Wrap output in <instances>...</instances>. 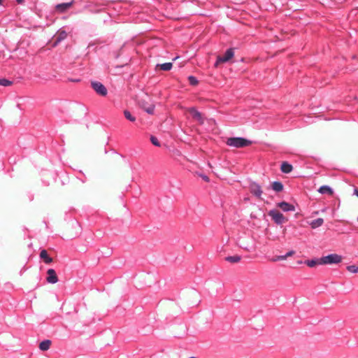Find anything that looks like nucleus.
Masks as SVG:
<instances>
[{
  "label": "nucleus",
  "mask_w": 358,
  "mask_h": 358,
  "mask_svg": "<svg viewBox=\"0 0 358 358\" xmlns=\"http://www.w3.org/2000/svg\"><path fill=\"white\" fill-rule=\"evenodd\" d=\"M51 345V341L50 340H44L39 344V349L42 351L48 350Z\"/></svg>",
  "instance_id": "4468645a"
},
{
  "label": "nucleus",
  "mask_w": 358,
  "mask_h": 358,
  "mask_svg": "<svg viewBox=\"0 0 358 358\" xmlns=\"http://www.w3.org/2000/svg\"><path fill=\"white\" fill-rule=\"evenodd\" d=\"M74 3L73 1L67 3H62L55 6V9L59 13H64Z\"/></svg>",
  "instance_id": "6e6552de"
},
{
  "label": "nucleus",
  "mask_w": 358,
  "mask_h": 358,
  "mask_svg": "<svg viewBox=\"0 0 358 358\" xmlns=\"http://www.w3.org/2000/svg\"><path fill=\"white\" fill-rule=\"evenodd\" d=\"M188 111L192 116V117L196 120L200 124H203L204 123V118L203 117L201 113L197 110V109L194 107L189 108Z\"/></svg>",
  "instance_id": "0eeeda50"
},
{
  "label": "nucleus",
  "mask_w": 358,
  "mask_h": 358,
  "mask_svg": "<svg viewBox=\"0 0 358 358\" xmlns=\"http://www.w3.org/2000/svg\"><path fill=\"white\" fill-rule=\"evenodd\" d=\"M278 259H280V261H281V260H285L287 258H286V256L285 255H279Z\"/></svg>",
  "instance_id": "cd10ccee"
},
{
  "label": "nucleus",
  "mask_w": 358,
  "mask_h": 358,
  "mask_svg": "<svg viewBox=\"0 0 358 358\" xmlns=\"http://www.w3.org/2000/svg\"><path fill=\"white\" fill-rule=\"evenodd\" d=\"M227 145L234 148H244L251 144V141L243 137H231L227 138Z\"/></svg>",
  "instance_id": "f257e3e1"
},
{
  "label": "nucleus",
  "mask_w": 358,
  "mask_h": 358,
  "mask_svg": "<svg viewBox=\"0 0 358 358\" xmlns=\"http://www.w3.org/2000/svg\"><path fill=\"white\" fill-rule=\"evenodd\" d=\"M268 215L277 224H282L285 222V216L277 210H271L268 212Z\"/></svg>",
  "instance_id": "20e7f679"
},
{
  "label": "nucleus",
  "mask_w": 358,
  "mask_h": 358,
  "mask_svg": "<svg viewBox=\"0 0 358 358\" xmlns=\"http://www.w3.org/2000/svg\"><path fill=\"white\" fill-rule=\"evenodd\" d=\"M24 0H16L18 3H22Z\"/></svg>",
  "instance_id": "2f4dec72"
},
{
  "label": "nucleus",
  "mask_w": 358,
  "mask_h": 358,
  "mask_svg": "<svg viewBox=\"0 0 358 358\" xmlns=\"http://www.w3.org/2000/svg\"><path fill=\"white\" fill-rule=\"evenodd\" d=\"M202 178H203L205 181H206V182H208V181H209V178H208V177L207 176H205V175L202 176Z\"/></svg>",
  "instance_id": "c756f323"
},
{
  "label": "nucleus",
  "mask_w": 358,
  "mask_h": 358,
  "mask_svg": "<svg viewBox=\"0 0 358 358\" xmlns=\"http://www.w3.org/2000/svg\"><path fill=\"white\" fill-rule=\"evenodd\" d=\"M67 37V33L64 30H59L55 36L54 45H57Z\"/></svg>",
  "instance_id": "9d476101"
},
{
  "label": "nucleus",
  "mask_w": 358,
  "mask_h": 358,
  "mask_svg": "<svg viewBox=\"0 0 358 358\" xmlns=\"http://www.w3.org/2000/svg\"><path fill=\"white\" fill-rule=\"evenodd\" d=\"M318 192L322 194H331L333 193L332 189L328 185L321 186L319 188Z\"/></svg>",
  "instance_id": "dca6fc26"
},
{
  "label": "nucleus",
  "mask_w": 358,
  "mask_h": 358,
  "mask_svg": "<svg viewBox=\"0 0 358 358\" xmlns=\"http://www.w3.org/2000/svg\"><path fill=\"white\" fill-rule=\"evenodd\" d=\"M40 257L43 259L45 264H50L52 262V259L48 256L45 250H42L40 253Z\"/></svg>",
  "instance_id": "ddd939ff"
},
{
  "label": "nucleus",
  "mask_w": 358,
  "mask_h": 358,
  "mask_svg": "<svg viewBox=\"0 0 358 358\" xmlns=\"http://www.w3.org/2000/svg\"><path fill=\"white\" fill-rule=\"evenodd\" d=\"M342 261V257L338 254H329L318 259V264H336Z\"/></svg>",
  "instance_id": "f03ea898"
},
{
  "label": "nucleus",
  "mask_w": 358,
  "mask_h": 358,
  "mask_svg": "<svg viewBox=\"0 0 358 358\" xmlns=\"http://www.w3.org/2000/svg\"><path fill=\"white\" fill-rule=\"evenodd\" d=\"M357 221H358V216H357Z\"/></svg>",
  "instance_id": "72a5a7b5"
},
{
  "label": "nucleus",
  "mask_w": 358,
  "mask_h": 358,
  "mask_svg": "<svg viewBox=\"0 0 358 358\" xmlns=\"http://www.w3.org/2000/svg\"><path fill=\"white\" fill-rule=\"evenodd\" d=\"M144 110L148 113V114H153L155 110V105H150V106L147 108H143Z\"/></svg>",
  "instance_id": "a878e982"
},
{
  "label": "nucleus",
  "mask_w": 358,
  "mask_h": 358,
  "mask_svg": "<svg viewBox=\"0 0 358 358\" xmlns=\"http://www.w3.org/2000/svg\"><path fill=\"white\" fill-rule=\"evenodd\" d=\"M159 66L160 69L167 71H170L173 67V64L171 62H166L161 64H157Z\"/></svg>",
  "instance_id": "a211bd4d"
},
{
  "label": "nucleus",
  "mask_w": 358,
  "mask_h": 358,
  "mask_svg": "<svg viewBox=\"0 0 358 358\" xmlns=\"http://www.w3.org/2000/svg\"><path fill=\"white\" fill-rule=\"evenodd\" d=\"M271 261L272 262H277V261H280V259H278V256H276L275 257H273Z\"/></svg>",
  "instance_id": "c85d7f7f"
},
{
  "label": "nucleus",
  "mask_w": 358,
  "mask_h": 358,
  "mask_svg": "<svg viewBox=\"0 0 358 358\" xmlns=\"http://www.w3.org/2000/svg\"><path fill=\"white\" fill-rule=\"evenodd\" d=\"M48 277L47 282L51 284H55L58 281V278L55 271L53 268H49L47 271Z\"/></svg>",
  "instance_id": "1a4fd4ad"
},
{
  "label": "nucleus",
  "mask_w": 358,
  "mask_h": 358,
  "mask_svg": "<svg viewBox=\"0 0 358 358\" xmlns=\"http://www.w3.org/2000/svg\"><path fill=\"white\" fill-rule=\"evenodd\" d=\"M305 264L309 267H313L318 264V259H308L305 262Z\"/></svg>",
  "instance_id": "5701e85b"
},
{
  "label": "nucleus",
  "mask_w": 358,
  "mask_h": 358,
  "mask_svg": "<svg viewBox=\"0 0 358 358\" xmlns=\"http://www.w3.org/2000/svg\"><path fill=\"white\" fill-rule=\"evenodd\" d=\"M150 141L155 146L159 147L161 145L159 141L157 139V138L154 136H151Z\"/></svg>",
  "instance_id": "393cba45"
},
{
  "label": "nucleus",
  "mask_w": 358,
  "mask_h": 358,
  "mask_svg": "<svg viewBox=\"0 0 358 358\" xmlns=\"http://www.w3.org/2000/svg\"><path fill=\"white\" fill-rule=\"evenodd\" d=\"M272 189L277 192H281L283 189V185L281 182L274 181L272 183Z\"/></svg>",
  "instance_id": "f3484780"
},
{
  "label": "nucleus",
  "mask_w": 358,
  "mask_h": 358,
  "mask_svg": "<svg viewBox=\"0 0 358 358\" xmlns=\"http://www.w3.org/2000/svg\"><path fill=\"white\" fill-rule=\"evenodd\" d=\"M277 206L281 208L284 212L294 211L295 207L286 201L278 203Z\"/></svg>",
  "instance_id": "9b49d317"
},
{
  "label": "nucleus",
  "mask_w": 358,
  "mask_h": 358,
  "mask_svg": "<svg viewBox=\"0 0 358 358\" xmlns=\"http://www.w3.org/2000/svg\"><path fill=\"white\" fill-rule=\"evenodd\" d=\"M347 270L352 273H358V266L355 265H350L346 267Z\"/></svg>",
  "instance_id": "4be33fe9"
},
{
  "label": "nucleus",
  "mask_w": 358,
  "mask_h": 358,
  "mask_svg": "<svg viewBox=\"0 0 358 358\" xmlns=\"http://www.w3.org/2000/svg\"><path fill=\"white\" fill-rule=\"evenodd\" d=\"M93 90L99 95L105 96L107 95L108 91L106 87L100 82L93 81L91 83Z\"/></svg>",
  "instance_id": "39448f33"
},
{
  "label": "nucleus",
  "mask_w": 358,
  "mask_h": 358,
  "mask_svg": "<svg viewBox=\"0 0 358 358\" xmlns=\"http://www.w3.org/2000/svg\"><path fill=\"white\" fill-rule=\"evenodd\" d=\"M226 260L231 263H236L241 260V257L238 255L228 256L226 257Z\"/></svg>",
  "instance_id": "6ab92c4d"
},
{
  "label": "nucleus",
  "mask_w": 358,
  "mask_h": 358,
  "mask_svg": "<svg viewBox=\"0 0 358 358\" xmlns=\"http://www.w3.org/2000/svg\"><path fill=\"white\" fill-rule=\"evenodd\" d=\"M124 115L126 117V119H127L128 120H129L131 122H134L136 120V117L134 116H133L131 114V113L127 110H125L124 111Z\"/></svg>",
  "instance_id": "aec40b11"
},
{
  "label": "nucleus",
  "mask_w": 358,
  "mask_h": 358,
  "mask_svg": "<svg viewBox=\"0 0 358 358\" xmlns=\"http://www.w3.org/2000/svg\"><path fill=\"white\" fill-rule=\"evenodd\" d=\"M2 1L3 0H0V6L2 4Z\"/></svg>",
  "instance_id": "473e14b6"
},
{
  "label": "nucleus",
  "mask_w": 358,
  "mask_h": 358,
  "mask_svg": "<svg viewBox=\"0 0 358 358\" xmlns=\"http://www.w3.org/2000/svg\"><path fill=\"white\" fill-rule=\"evenodd\" d=\"M188 80L189 84L192 86L196 85L198 84L197 78L193 76H189L188 77Z\"/></svg>",
  "instance_id": "b1692460"
},
{
  "label": "nucleus",
  "mask_w": 358,
  "mask_h": 358,
  "mask_svg": "<svg viewBox=\"0 0 358 358\" xmlns=\"http://www.w3.org/2000/svg\"><path fill=\"white\" fill-rule=\"evenodd\" d=\"M324 223V220L322 218H317L310 223L311 228L316 229L320 226H322Z\"/></svg>",
  "instance_id": "2eb2a0df"
},
{
  "label": "nucleus",
  "mask_w": 358,
  "mask_h": 358,
  "mask_svg": "<svg viewBox=\"0 0 358 358\" xmlns=\"http://www.w3.org/2000/svg\"><path fill=\"white\" fill-rule=\"evenodd\" d=\"M234 55V51L233 48H229L225 52L224 56H218L217 57V60L215 63V66L217 67L220 64L227 62L229 61Z\"/></svg>",
  "instance_id": "7ed1b4c3"
},
{
  "label": "nucleus",
  "mask_w": 358,
  "mask_h": 358,
  "mask_svg": "<svg viewBox=\"0 0 358 358\" xmlns=\"http://www.w3.org/2000/svg\"><path fill=\"white\" fill-rule=\"evenodd\" d=\"M249 189L251 192V194L257 197V199H261L262 194V189L261 185L256 182H250L249 185Z\"/></svg>",
  "instance_id": "423d86ee"
},
{
  "label": "nucleus",
  "mask_w": 358,
  "mask_h": 358,
  "mask_svg": "<svg viewBox=\"0 0 358 358\" xmlns=\"http://www.w3.org/2000/svg\"><path fill=\"white\" fill-rule=\"evenodd\" d=\"M294 253V251L290 250V251L287 252L285 255L286 256V258H287V257L292 256Z\"/></svg>",
  "instance_id": "bb28decb"
},
{
  "label": "nucleus",
  "mask_w": 358,
  "mask_h": 358,
  "mask_svg": "<svg viewBox=\"0 0 358 358\" xmlns=\"http://www.w3.org/2000/svg\"><path fill=\"white\" fill-rule=\"evenodd\" d=\"M354 193H355V194L358 197V189H355L354 190Z\"/></svg>",
  "instance_id": "7c9ffc66"
},
{
  "label": "nucleus",
  "mask_w": 358,
  "mask_h": 358,
  "mask_svg": "<svg viewBox=\"0 0 358 358\" xmlns=\"http://www.w3.org/2000/svg\"><path fill=\"white\" fill-rule=\"evenodd\" d=\"M12 81L6 79V78H0V85L8 87L12 85Z\"/></svg>",
  "instance_id": "412c9836"
},
{
  "label": "nucleus",
  "mask_w": 358,
  "mask_h": 358,
  "mask_svg": "<svg viewBox=\"0 0 358 358\" xmlns=\"http://www.w3.org/2000/svg\"><path fill=\"white\" fill-rule=\"evenodd\" d=\"M293 169L292 165L287 162H283L280 166V170L284 173H289Z\"/></svg>",
  "instance_id": "f8f14e48"
}]
</instances>
